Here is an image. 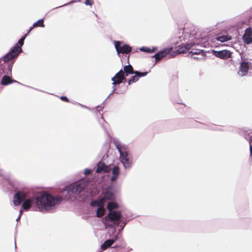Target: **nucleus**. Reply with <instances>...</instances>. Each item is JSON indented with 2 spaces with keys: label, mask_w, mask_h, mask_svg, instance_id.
<instances>
[{
  "label": "nucleus",
  "mask_w": 252,
  "mask_h": 252,
  "mask_svg": "<svg viewBox=\"0 0 252 252\" xmlns=\"http://www.w3.org/2000/svg\"><path fill=\"white\" fill-rule=\"evenodd\" d=\"M212 54L215 56L222 59H226L230 57L231 53L228 50H223L220 51H212Z\"/></svg>",
  "instance_id": "nucleus-10"
},
{
  "label": "nucleus",
  "mask_w": 252,
  "mask_h": 252,
  "mask_svg": "<svg viewBox=\"0 0 252 252\" xmlns=\"http://www.w3.org/2000/svg\"><path fill=\"white\" fill-rule=\"evenodd\" d=\"M120 173L119 168L117 166H114L112 169V176L111 177L110 180L111 181H115Z\"/></svg>",
  "instance_id": "nucleus-21"
},
{
  "label": "nucleus",
  "mask_w": 252,
  "mask_h": 252,
  "mask_svg": "<svg viewBox=\"0 0 252 252\" xmlns=\"http://www.w3.org/2000/svg\"><path fill=\"white\" fill-rule=\"evenodd\" d=\"M73 1H71V2H69V3H67L64 4V5H63V6H61V7L63 6L67 5H68V4H70V3H73ZM58 7H60V6L58 7L57 8H58Z\"/></svg>",
  "instance_id": "nucleus-34"
},
{
  "label": "nucleus",
  "mask_w": 252,
  "mask_h": 252,
  "mask_svg": "<svg viewBox=\"0 0 252 252\" xmlns=\"http://www.w3.org/2000/svg\"><path fill=\"white\" fill-rule=\"evenodd\" d=\"M115 48L118 54H128L131 51V47L127 44H123L121 41H114Z\"/></svg>",
  "instance_id": "nucleus-8"
},
{
  "label": "nucleus",
  "mask_w": 252,
  "mask_h": 252,
  "mask_svg": "<svg viewBox=\"0 0 252 252\" xmlns=\"http://www.w3.org/2000/svg\"><path fill=\"white\" fill-rule=\"evenodd\" d=\"M249 69V66L248 63L245 62H243L241 63L240 65L238 74L241 77L244 76L247 74Z\"/></svg>",
  "instance_id": "nucleus-13"
},
{
  "label": "nucleus",
  "mask_w": 252,
  "mask_h": 252,
  "mask_svg": "<svg viewBox=\"0 0 252 252\" xmlns=\"http://www.w3.org/2000/svg\"><path fill=\"white\" fill-rule=\"evenodd\" d=\"M195 46V44L192 42L182 44L179 47L178 52L180 54L186 53Z\"/></svg>",
  "instance_id": "nucleus-17"
},
{
  "label": "nucleus",
  "mask_w": 252,
  "mask_h": 252,
  "mask_svg": "<svg viewBox=\"0 0 252 252\" xmlns=\"http://www.w3.org/2000/svg\"><path fill=\"white\" fill-rule=\"evenodd\" d=\"M193 58L194 59H198V58L197 57V56L194 57Z\"/></svg>",
  "instance_id": "nucleus-39"
},
{
  "label": "nucleus",
  "mask_w": 252,
  "mask_h": 252,
  "mask_svg": "<svg viewBox=\"0 0 252 252\" xmlns=\"http://www.w3.org/2000/svg\"><path fill=\"white\" fill-rule=\"evenodd\" d=\"M27 36V34H26L22 36L18 40V43L3 57V60L5 63L8 62L17 57L22 52L21 47L23 45L24 40Z\"/></svg>",
  "instance_id": "nucleus-3"
},
{
  "label": "nucleus",
  "mask_w": 252,
  "mask_h": 252,
  "mask_svg": "<svg viewBox=\"0 0 252 252\" xmlns=\"http://www.w3.org/2000/svg\"><path fill=\"white\" fill-rule=\"evenodd\" d=\"M117 207L118 205L114 202H110L108 203L107 208L109 213L105 217V219H108L109 220L115 221V224L118 225L119 222L118 221L121 218L122 215L120 212L114 210Z\"/></svg>",
  "instance_id": "nucleus-4"
},
{
  "label": "nucleus",
  "mask_w": 252,
  "mask_h": 252,
  "mask_svg": "<svg viewBox=\"0 0 252 252\" xmlns=\"http://www.w3.org/2000/svg\"><path fill=\"white\" fill-rule=\"evenodd\" d=\"M113 92H111V94H109V95H111V94H113ZM109 96H110V95H109L108 97H109Z\"/></svg>",
  "instance_id": "nucleus-41"
},
{
  "label": "nucleus",
  "mask_w": 252,
  "mask_h": 252,
  "mask_svg": "<svg viewBox=\"0 0 252 252\" xmlns=\"http://www.w3.org/2000/svg\"><path fill=\"white\" fill-rule=\"evenodd\" d=\"M126 222L125 223V224H124V225H122V227H124L125 225L126 224Z\"/></svg>",
  "instance_id": "nucleus-44"
},
{
  "label": "nucleus",
  "mask_w": 252,
  "mask_h": 252,
  "mask_svg": "<svg viewBox=\"0 0 252 252\" xmlns=\"http://www.w3.org/2000/svg\"><path fill=\"white\" fill-rule=\"evenodd\" d=\"M110 170V168L109 166L106 165L104 163L100 162L97 164L95 172L96 173H100L102 171L104 172H108Z\"/></svg>",
  "instance_id": "nucleus-18"
},
{
  "label": "nucleus",
  "mask_w": 252,
  "mask_h": 252,
  "mask_svg": "<svg viewBox=\"0 0 252 252\" xmlns=\"http://www.w3.org/2000/svg\"><path fill=\"white\" fill-rule=\"evenodd\" d=\"M193 58L194 59H198V58L197 57V56L194 57Z\"/></svg>",
  "instance_id": "nucleus-40"
},
{
  "label": "nucleus",
  "mask_w": 252,
  "mask_h": 252,
  "mask_svg": "<svg viewBox=\"0 0 252 252\" xmlns=\"http://www.w3.org/2000/svg\"><path fill=\"white\" fill-rule=\"evenodd\" d=\"M114 143L120 154V160L132 157L129 149L126 145L122 144L120 141L116 139L114 140Z\"/></svg>",
  "instance_id": "nucleus-7"
},
{
  "label": "nucleus",
  "mask_w": 252,
  "mask_h": 252,
  "mask_svg": "<svg viewBox=\"0 0 252 252\" xmlns=\"http://www.w3.org/2000/svg\"><path fill=\"white\" fill-rule=\"evenodd\" d=\"M140 51L141 52H146V53H154L156 50H157V47H153L152 49H151L147 47H142L139 49Z\"/></svg>",
  "instance_id": "nucleus-23"
},
{
  "label": "nucleus",
  "mask_w": 252,
  "mask_h": 252,
  "mask_svg": "<svg viewBox=\"0 0 252 252\" xmlns=\"http://www.w3.org/2000/svg\"><path fill=\"white\" fill-rule=\"evenodd\" d=\"M124 71L120 70L116 75L112 78L111 80L113 81L112 84H120L124 79L125 74L126 76H127L129 74H134L135 71L133 70L132 66L129 64L125 66L124 68Z\"/></svg>",
  "instance_id": "nucleus-6"
},
{
  "label": "nucleus",
  "mask_w": 252,
  "mask_h": 252,
  "mask_svg": "<svg viewBox=\"0 0 252 252\" xmlns=\"http://www.w3.org/2000/svg\"><path fill=\"white\" fill-rule=\"evenodd\" d=\"M252 141H249V144H250V156H252Z\"/></svg>",
  "instance_id": "nucleus-31"
},
{
  "label": "nucleus",
  "mask_w": 252,
  "mask_h": 252,
  "mask_svg": "<svg viewBox=\"0 0 252 252\" xmlns=\"http://www.w3.org/2000/svg\"><path fill=\"white\" fill-rule=\"evenodd\" d=\"M244 43L249 44L252 42V29L250 27L247 28L243 36Z\"/></svg>",
  "instance_id": "nucleus-11"
},
{
  "label": "nucleus",
  "mask_w": 252,
  "mask_h": 252,
  "mask_svg": "<svg viewBox=\"0 0 252 252\" xmlns=\"http://www.w3.org/2000/svg\"><path fill=\"white\" fill-rule=\"evenodd\" d=\"M62 200V196H53L46 192H39L35 196L36 207L38 211L41 212H46L53 209Z\"/></svg>",
  "instance_id": "nucleus-1"
},
{
  "label": "nucleus",
  "mask_w": 252,
  "mask_h": 252,
  "mask_svg": "<svg viewBox=\"0 0 252 252\" xmlns=\"http://www.w3.org/2000/svg\"><path fill=\"white\" fill-rule=\"evenodd\" d=\"M104 204V199L99 198L98 200L92 201L90 204L92 206H97L96 216L100 218L103 216L105 212V209L103 207Z\"/></svg>",
  "instance_id": "nucleus-9"
},
{
  "label": "nucleus",
  "mask_w": 252,
  "mask_h": 252,
  "mask_svg": "<svg viewBox=\"0 0 252 252\" xmlns=\"http://www.w3.org/2000/svg\"><path fill=\"white\" fill-rule=\"evenodd\" d=\"M13 82H18L15 80H12L11 78L7 75H4L1 80L0 84L2 85L6 86Z\"/></svg>",
  "instance_id": "nucleus-20"
},
{
  "label": "nucleus",
  "mask_w": 252,
  "mask_h": 252,
  "mask_svg": "<svg viewBox=\"0 0 252 252\" xmlns=\"http://www.w3.org/2000/svg\"><path fill=\"white\" fill-rule=\"evenodd\" d=\"M113 92H111V94H109V95H111V94H113ZM109 96H110V95H109L108 97H109Z\"/></svg>",
  "instance_id": "nucleus-42"
},
{
  "label": "nucleus",
  "mask_w": 252,
  "mask_h": 252,
  "mask_svg": "<svg viewBox=\"0 0 252 252\" xmlns=\"http://www.w3.org/2000/svg\"><path fill=\"white\" fill-rule=\"evenodd\" d=\"M34 27H33V26L32 27H31L29 30H28L27 33L26 34H27V35L30 33V32L33 29Z\"/></svg>",
  "instance_id": "nucleus-33"
},
{
  "label": "nucleus",
  "mask_w": 252,
  "mask_h": 252,
  "mask_svg": "<svg viewBox=\"0 0 252 252\" xmlns=\"http://www.w3.org/2000/svg\"><path fill=\"white\" fill-rule=\"evenodd\" d=\"M125 168H129L132 164V157L122 159L120 160Z\"/></svg>",
  "instance_id": "nucleus-19"
},
{
  "label": "nucleus",
  "mask_w": 252,
  "mask_h": 252,
  "mask_svg": "<svg viewBox=\"0 0 252 252\" xmlns=\"http://www.w3.org/2000/svg\"><path fill=\"white\" fill-rule=\"evenodd\" d=\"M92 171V170L91 169H89V168H86L84 170V174L85 175H87L88 174H89L90 173H91Z\"/></svg>",
  "instance_id": "nucleus-29"
},
{
  "label": "nucleus",
  "mask_w": 252,
  "mask_h": 252,
  "mask_svg": "<svg viewBox=\"0 0 252 252\" xmlns=\"http://www.w3.org/2000/svg\"><path fill=\"white\" fill-rule=\"evenodd\" d=\"M191 50L190 51L189 53L191 54V55L201 54V55L203 56L205 54V53L203 52V50H202L193 48V47L191 48Z\"/></svg>",
  "instance_id": "nucleus-24"
},
{
  "label": "nucleus",
  "mask_w": 252,
  "mask_h": 252,
  "mask_svg": "<svg viewBox=\"0 0 252 252\" xmlns=\"http://www.w3.org/2000/svg\"><path fill=\"white\" fill-rule=\"evenodd\" d=\"M22 201V209L25 211H28L32 207V204L35 201V197L28 196L26 192L18 191L14 195L13 204L15 206H17L20 205Z\"/></svg>",
  "instance_id": "nucleus-2"
},
{
  "label": "nucleus",
  "mask_w": 252,
  "mask_h": 252,
  "mask_svg": "<svg viewBox=\"0 0 252 252\" xmlns=\"http://www.w3.org/2000/svg\"><path fill=\"white\" fill-rule=\"evenodd\" d=\"M7 68L8 69V71L7 72V74L8 75H11V73H12L11 70H12V64H8Z\"/></svg>",
  "instance_id": "nucleus-28"
},
{
  "label": "nucleus",
  "mask_w": 252,
  "mask_h": 252,
  "mask_svg": "<svg viewBox=\"0 0 252 252\" xmlns=\"http://www.w3.org/2000/svg\"><path fill=\"white\" fill-rule=\"evenodd\" d=\"M215 39L217 41H220L221 42H224L231 40V37L228 35L219 34L215 37Z\"/></svg>",
  "instance_id": "nucleus-22"
},
{
  "label": "nucleus",
  "mask_w": 252,
  "mask_h": 252,
  "mask_svg": "<svg viewBox=\"0 0 252 252\" xmlns=\"http://www.w3.org/2000/svg\"><path fill=\"white\" fill-rule=\"evenodd\" d=\"M101 198H103L104 202L106 199L113 200L115 198V195L112 191L111 187H108L106 189L104 192L103 197Z\"/></svg>",
  "instance_id": "nucleus-15"
},
{
  "label": "nucleus",
  "mask_w": 252,
  "mask_h": 252,
  "mask_svg": "<svg viewBox=\"0 0 252 252\" xmlns=\"http://www.w3.org/2000/svg\"><path fill=\"white\" fill-rule=\"evenodd\" d=\"M113 92H111V94H109V95H111V94H113ZM109 96H110V95H109L108 97H109Z\"/></svg>",
  "instance_id": "nucleus-43"
},
{
  "label": "nucleus",
  "mask_w": 252,
  "mask_h": 252,
  "mask_svg": "<svg viewBox=\"0 0 252 252\" xmlns=\"http://www.w3.org/2000/svg\"><path fill=\"white\" fill-rule=\"evenodd\" d=\"M116 85H113V92H114L115 91V90H116Z\"/></svg>",
  "instance_id": "nucleus-35"
},
{
  "label": "nucleus",
  "mask_w": 252,
  "mask_h": 252,
  "mask_svg": "<svg viewBox=\"0 0 252 252\" xmlns=\"http://www.w3.org/2000/svg\"><path fill=\"white\" fill-rule=\"evenodd\" d=\"M98 121H99V123L101 125H102V126L103 127L105 126V124L106 123V122L102 116L101 117L100 119L98 120Z\"/></svg>",
  "instance_id": "nucleus-27"
},
{
  "label": "nucleus",
  "mask_w": 252,
  "mask_h": 252,
  "mask_svg": "<svg viewBox=\"0 0 252 252\" xmlns=\"http://www.w3.org/2000/svg\"><path fill=\"white\" fill-rule=\"evenodd\" d=\"M20 214H19L18 217L17 218L16 220L18 221L20 219Z\"/></svg>",
  "instance_id": "nucleus-37"
},
{
  "label": "nucleus",
  "mask_w": 252,
  "mask_h": 252,
  "mask_svg": "<svg viewBox=\"0 0 252 252\" xmlns=\"http://www.w3.org/2000/svg\"><path fill=\"white\" fill-rule=\"evenodd\" d=\"M85 4L87 5L92 6L94 4L93 0H85Z\"/></svg>",
  "instance_id": "nucleus-26"
},
{
  "label": "nucleus",
  "mask_w": 252,
  "mask_h": 252,
  "mask_svg": "<svg viewBox=\"0 0 252 252\" xmlns=\"http://www.w3.org/2000/svg\"><path fill=\"white\" fill-rule=\"evenodd\" d=\"M23 210H24L22 209V208H21V209L20 210V213H19V214H20V216L21 215V214L23 212Z\"/></svg>",
  "instance_id": "nucleus-36"
},
{
  "label": "nucleus",
  "mask_w": 252,
  "mask_h": 252,
  "mask_svg": "<svg viewBox=\"0 0 252 252\" xmlns=\"http://www.w3.org/2000/svg\"><path fill=\"white\" fill-rule=\"evenodd\" d=\"M89 181L88 179H83L67 187L65 191L67 193L71 192L73 193L78 194L83 191L88 186Z\"/></svg>",
  "instance_id": "nucleus-5"
},
{
  "label": "nucleus",
  "mask_w": 252,
  "mask_h": 252,
  "mask_svg": "<svg viewBox=\"0 0 252 252\" xmlns=\"http://www.w3.org/2000/svg\"><path fill=\"white\" fill-rule=\"evenodd\" d=\"M216 129H217V130H221V127L220 126H218L217 128H216Z\"/></svg>",
  "instance_id": "nucleus-38"
},
{
  "label": "nucleus",
  "mask_w": 252,
  "mask_h": 252,
  "mask_svg": "<svg viewBox=\"0 0 252 252\" xmlns=\"http://www.w3.org/2000/svg\"><path fill=\"white\" fill-rule=\"evenodd\" d=\"M171 49L172 48L164 49V50L157 53L153 56V58H155L156 62H158L162 58L166 56V55L171 51Z\"/></svg>",
  "instance_id": "nucleus-14"
},
{
  "label": "nucleus",
  "mask_w": 252,
  "mask_h": 252,
  "mask_svg": "<svg viewBox=\"0 0 252 252\" xmlns=\"http://www.w3.org/2000/svg\"><path fill=\"white\" fill-rule=\"evenodd\" d=\"M78 104H79V105H80L81 107H83V108H86V109H89V108L87 106H85V105H82V104H80V103H79Z\"/></svg>",
  "instance_id": "nucleus-32"
},
{
  "label": "nucleus",
  "mask_w": 252,
  "mask_h": 252,
  "mask_svg": "<svg viewBox=\"0 0 252 252\" xmlns=\"http://www.w3.org/2000/svg\"><path fill=\"white\" fill-rule=\"evenodd\" d=\"M39 27L41 28H44L45 27L43 19H40L33 24V27Z\"/></svg>",
  "instance_id": "nucleus-25"
},
{
  "label": "nucleus",
  "mask_w": 252,
  "mask_h": 252,
  "mask_svg": "<svg viewBox=\"0 0 252 252\" xmlns=\"http://www.w3.org/2000/svg\"><path fill=\"white\" fill-rule=\"evenodd\" d=\"M119 239L118 235H115L112 236V238L106 240L101 246L102 250H105L108 248L111 247L114 242Z\"/></svg>",
  "instance_id": "nucleus-12"
},
{
  "label": "nucleus",
  "mask_w": 252,
  "mask_h": 252,
  "mask_svg": "<svg viewBox=\"0 0 252 252\" xmlns=\"http://www.w3.org/2000/svg\"><path fill=\"white\" fill-rule=\"evenodd\" d=\"M61 99L63 100V101H66V102H68L69 101V100L65 96H62L61 97H60Z\"/></svg>",
  "instance_id": "nucleus-30"
},
{
  "label": "nucleus",
  "mask_w": 252,
  "mask_h": 252,
  "mask_svg": "<svg viewBox=\"0 0 252 252\" xmlns=\"http://www.w3.org/2000/svg\"><path fill=\"white\" fill-rule=\"evenodd\" d=\"M134 74H135V75L132 76L131 78H130L128 81V85L137 82L140 77L145 76L148 74V72H139L137 71H136L134 72Z\"/></svg>",
  "instance_id": "nucleus-16"
}]
</instances>
